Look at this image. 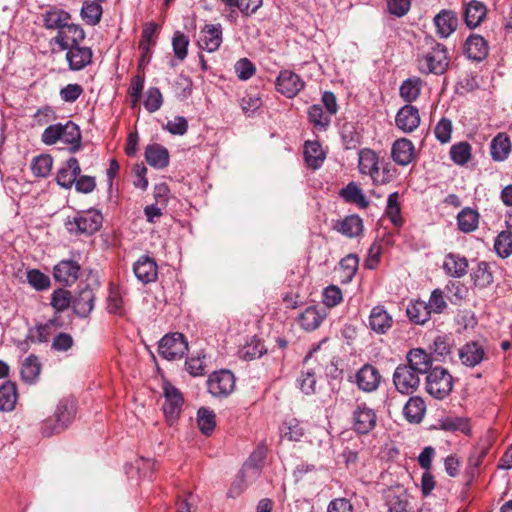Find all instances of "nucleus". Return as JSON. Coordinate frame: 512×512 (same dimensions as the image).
<instances>
[{"instance_id": "nucleus-1", "label": "nucleus", "mask_w": 512, "mask_h": 512, "mask_svg": "<svg viewBox=\"0 0 512 512\" xmlns=\"http://www.w3.org/2000/svg\"><path fill=\"white\" fill-rule=\"evenodd\" d=\"M45 145H54L58 142L70 145L69 151L74 153L81 147V132L72 121L49 125L41 135Z\"/></svg>"}, {"instance_id": "nucleus-2", "label": "nucleus", "mask_w": 512, "mask_h": 512, "mask_svg": "<svg viewBox=\"0 0 512 512\" xmlns=\"http://www.w3.org/2000/svg\"><path fill=\"white\" fill-rule=\"evenodd\" d=\"M75 412V405L72 400H60L53 417H49L43 421L41 427L42 434L49 437L61 433L72 423Z\"/></svg>"}, {"instance_id": "nucleus-3", "label": "nucleus", "mask_w": 512, "mask_h": 512, "mask_svg": "<svg viewBox=\"0 0 512 512\" xmlns=\"http://www.w3.org/2000/svg\"><path fill=\"white\" fill-rule=\"evenodd\" d=\"M449 66L447 48L435 43L431 49L418 58V69L423 74H443Z\"/></svg>"}, {"instance_id": "nucleus-4", "label": "nucleus", "mask_w": 512, "mask_h": 512, "mask_svg": "<svg viewBox=\"0 0 512 512\" xmlns=\"http://www.w3.org/2000/svg\"><path fill=\"white\" fill-rule=\"evenodd\" d=\"M453 377L443 367H434L426 376V391L435 399L442 400L452 391Z\"/></svg>"}, {"instance_id": "nucleus-5", "label": "nucleus", "mask_w": 512, "mask_h": 512, "mask_svg": "<svg viewBox=\"0 0 512 512\" xmlns=\"http://www.w3.org/2000/svg\"><path fill=\"white\" fill-rule=\"evenodd\" d=\"M102 222L101 212L89 209L78 213L73 220L66 223V227L70 233L92 235L101 228Z\"/></svg>"}, {"instance_id": "nucleus-6", "label": "nucleus", "mask_w": 512, "mask_h": 512, "mask_svg": "<svg viewBox=\"0 0 512 512\" xmlns=\"http://www.w3.org/2000/svg\"><path fill=\"white\" fill-rule=\"evenodd\" d=\"M188 351V342L182 333L166 334L158 343V352L166 360L181 359Z\"/></svg>"}, {"instance_id": "nucleus-7", "label": "nucleus", "mask_w": 512, "mask_h": 512, "mask_svg": "<svg viewBox=\"0 0 512 512\" xmlns=\"http://www.w3.org/2000/svg\"><path fill=\"white\" fill-rule=\"evenodd\" d=\"M208 392L217 398L229 396L235 389V377L229 370L213 372L207 380Z\"/></svg>"}, {"instance_id": "nucleus-8", "label": "nucleus", "mask_w": 512, "mask_h": 512, "mask_svg": "<svg viewBox=\"0 0 512 512\" xmlns=\"http://www.w3.org/2000/svg\"><path fill=\"white\" fill-rule=\"evenodd\" d=\"M393 383L398 392L407 395L412 394L419 387L420 376L405 364H400L393 373Z\"/></svg>"}, {"instance_id": "nucleus-9", "label": "nucleus", "mask_w": 512, "mask_h": 512, "mask_svg": "<svg viewBox=\"0 0 512 512\" xmlns=\"http://www.w3.org/2000/svg\"><path fill=\"white\" fill-rule=\"evenodd\" d=\"M305 87V82L295 72L285 69L276 79V89L287 98H294Z\"/></svg>"}, {"instance_id": "nucleus-10", "label": "nucleus", "mask_w": 512, "mask_h": 512, "mask_svg": "<svg viewBox=\"0 0 512 512\" xmlns=\"http://www.w3.org/2000/svg\"><path fill=\"white\" fill-rule=\"evenodd\" d=\"M163 394L165 398L163 412L172 422L179 416L184 400L181 392L169 382L163 384Z\"/></svg>"}, {"instance_id": "nucleus-11", "label": "nucleus", "mask_w": 512, "mask_h": 512, "mask_svg": "<svg viewBox=\"0 0 512 512\" xmlns=\"http://www.w3.org/2000/svg\"><path fill=\"white\" fill-rule=\"evenodd\" d=\"M382 376L372 364H364L355 374L357 387L367 393L376 391L381 383Z\"/></svg>"}, {"instance_id": "nucleus-12", "label": "nucleus", "mask_w": 512, "mask_h": 512, "mask_svg": "<svg viewBox=\"0 0 512 512\" xmlns=\"http://www.w3.org/2000/svg\"><path fill=\"white\" fill-rule=\"evenodd\" d=\"M377 416L365 403L359 404L352 414L353 429L359 434H367L376 426Z\"/></svg>"}, {"instance_id": "nucleus-13", "label": "nucleus", "mask_w": 512, "mask_h": 512, "mask_svg": "<svg viewBox=\"0 0 512 512\" xmlns=\"http://www.w3.org/2000/svg\"><path fill=\"white\" fill-rule=\"evenodd\" d=\"M222 40V26L220 24H207L201 29L197 44L201 50L212 53L219 49Z\"/></svg>"}, {"instance_id": "nucleus-14", "label": "nucleus", "mask_w": 512, "mask_h": 512, "mask_svg": "<svg viewBox=\"0 0 512 512\" xmlns=\"http://www.w3.org/2000/svg\"><path fill=\"white\" fill-rule=\"evenodd\" d=\"M395 123L404 133H411L420 125L419 110L412 105H404L396 114Z\"/></svg>"}, {"instance_id": "nucleus-15", "label": "nucleus", "mask_w": 512, "mask_h": 512, "mask_svg": "<svg viewBox=\"0 0 512 512\" xmlns=\"http://www.w3.org/2000/svg\"><path fill=\"white\" fill-rule=\"evenodd\" d=\"M80 266L72 260H62L55 265L53 276L56 282L62 285L71 286L78 279Z\"/></svg>"}, {"instance_id": "nucleus-16", "label": "nucleus", "mask_w": 512, "mask_h": 512, "mask_svg": "<svg viewBox=\"0 0 512 512\" xmlns=\"http://www.w3.org/2000/svg\"><path fill=\"white\" fill-rule=\"evenodd\" d=\"M84 37L85 34L81 27L68 22L60 31H58V34L55 37V42L62 50H65L66 48L79 45Z\"/></svg>"}, {"instance_id": "nucleus-17", "label": "nucleus", "mask_w": 512, "mask_h": 512, "mask_svg": "<svg viewBox=\"0 0 512 512\" xmlns=\"http://www.w3.org/2000/svg\"><path fill=\"white\" fill-rule=\"evenodd\" d=\"M66 60L68 61L69 68L73 71L84 69L92 61V50L88 47L80 45L66 48Z\"/></svg>"}, {"instance_id": "nucleus-18", "label": "nucleus", "mask_w": 512, "mask_h": 512, "mask_svg": "<svg viewBox=\"0 0 512 512\" xmlns=\"http://www.w3.org/2000/svg\"><path fill=\"white\" fill-rule=\"evenodd\" d=\"M485 358L484 347L476 341L467 342L459 349V359L467 367H475Z\"/></svg>"}, {"instance_id": "nucleus-19", "label": "nucleus", "mask_w": 512, "mask_h": 512, "mask_svg": "<svg viewBox=\"0 0 512 512\" xmlns=\"http://www.w3.org/2000/svg\"><path fill=\"white\" fill-rule=\"evenodd\" d=\"M407 364L410 370L418 373V375L428 374L431 371L432 360L429 354L422 349H412L408 352Z\"/></svg>"}, {"instance_id": "nucleus-20", "label": "nucleus", "mask_w": 512, "mask_h": 512, "mask_svg": "<svg viewBox=\"0 0 512 512\" xmlns=\"http://www.w3.org/2000/svg\"><path fill=\"white\" fill-rule=\"evenodd\" d=\"M464 51L469 59L479 62L487 57L489 46L481 35L472 34L465 42Z\"/></svg>"}, {"instance_id": "nucleus-21", "label": "nucleus", "mask_w": 512, "mask_h": 512, "mask_svg": "<svg viewBox=\"0 0 512 512\" xmlns=\"http://www.w3.org/2000/svg\"><path fill=\"white\" fill-rule=\"evenodd\" d=\"M434 24L436 26L437 34L441 38H447L457 29V14L452 10H441L434 17Z\"/></svg>"}, {"instance_id": "nucleus-22", "label": "nucleus", "mask_w": 512, "mask_h": 512, "mask_svg": "<svg viewBox=\"0 0 512 512\" xmlns=\"http://www.w3.org/2000/svg\"><path fill=\"white\" fill-rule=\"evenodd\" d=\"M391 155L397 164L406 166L410 164L415 157V147L409 139L401 138L394 142Z\"/></svg>"}, {"instance_id": "nucleus-23", "label": "nucleus", "mask_w": 512, "mask_h": 512, "mask_svg": "<svg viewBox=\"0 0 512 512\" xmlns=\"http://www.w3.org/2000/svg\"><path fill=\"white\" fill-rule=\"evenodd\" d=\"M81 168L75 157L69 158L57 173V183L64 188H70L75 184Z\"/></svg>"}, {"instance_id": "nucleus-24", "label": "nucleus", "mask_w": 512, "mask_h": 512, "mask_svg": "<svg viewBox=\"0 0 512 512\" xmlns=\"http://www.w3.org/2000/svg\"><path fill=\"white\" fill-rule=\"evenodd\" d=\"M369 327L377 334H385L392 327V317L383 306L374 307L369 315Z\"/></svg>"}, {"instance_id": "nucleus-25", "label": "nucleus", "mask_w": 512, "mask_h": 512, "mask_svg": "<svg viewBox=\"0 0 512 512\" xmlns=\"http://www.w3.org/2000/svg\"><path fill=\"white\" fill-rule=\"evenodd\" d=\"M487 14L486 6L477 0L468 2L465 6L464 19L465 23L469 28L478 27Z\"/></svg>"}, {"instance_id": "nucleus-26", "label": "nucleus", "mask_w": 512, "mask_h": 512, "mask_svg": "<svg viewBox=\"0 0 512 512\" xmlns=\"http://www.w3.org/2000/svg\"><path fill=\"white\" fill-rule=\"evenodd\" d=\"M339 195L345 202L355 204L359 208L365 209L369 206V200L360 186L355 182H350L342 188Z\"/></svg>"}, {"instance_id": "nucleus-27", "label": "nucleus", "mask_w": 512, "mask_h": 512, "mask_svg": "<svg viewBox=\"0 0 512 512\" xmlns=\"http://www.w3.org/2000/svg\"><path fill=\"white\" fill-rule=\"evenodd\" d=\"M358 167L361 174L369 175L373 179L379 169L377 154L368 148L361 149L358 153Z\"/></svg>"}, {"instance_id": "nucleus-28", "label": "nucleus", "mask_w": 512, "mask_h": 512, "mask_svg": "<svg viewBox=\"0 0 512 512\" xmlns=\"http://www.w3.org/2000/svg\"><path fill=\"white\" fill-rule=\"evenodd\" d=\"M134 273L143 284H148L157 277V265L153 259L143 256L134 264Z\"/></svg>"}, {"instance_id": "nucleus-29", "label": "nucleus", "mask_w": 512, "mask_h": 512, "mask_svg": "<svg viewBox=\"0 0 512 512\" xmlns=\"http://www.w3.org/2000/svg\"><path fill=\"white\" fill-rule=\"evenodd\" d=\"M334 229L346 237L359 236L363 231V221L358 215H349L334 225Z\"/></svg>"}, {"instance_id": "nucleus-30", "label": "nucleus", "mask_w": 512, "mask_h": 512, "mask_svg": "<svg viewBox=\"0 0 512 512\" xmlns=\"http://www.w3.org/2000/svg\"><path fill=\"white\" fill-rule=\"evenodd\" d=\"M145 159L150 166L162 169L169 164V153L165 147L159 144H153L147 146Z\"/></svg>"}, {"instance_id": "nucleus-31", "label": "nucleus", "mask_w": 512, "mask_h": 512, "mask_svg": "<svg viewBox=\"0 0 512 512\" xmlns=\"http://www.w3.org/2000/svg\"><path fill=\"white\" fill-rule=\"evenodd\" d=\"M386 506L388 512H415L405 491L400 493L389 491L386 495Z\"/></svg>"}, {"instance_id": "nucleus-32", "label": "nucleus", "mask_w": 512, "mask_h": 512, "mask_svg": "<svg viewBox=\"0 0 512 512\" xmlns=\"http://www.w3.org/2000/svg\"><path fill=\"white\" fill-rule=\"evenodd\" d=\"M358 258L354 254L344 257L339 266L335 269V276L338 277L342 284L348 283L355 275L358 268Z\"/></svg>"}, {"instance_id": "nucleus-33", "label": "nucleus", "mask_w": 512, "mask_h": 512, "mask_svg": "<svg viewBox=\"0 0 512 512\" xmlns=\"http://www.w3.org/2000/svg\"><path fill=\"white\" fill-rule=\"evenodd\" d=\"M423 88V81L419 77H410L402 82L399 88L400 97L407 103L414 102Z\"/></svg>"}, {"instance_id": "nucleus-34", "label": "nucleus", "mask_w": 512, "mask_h": 512, "mask_svg": "<svg viewBox=\"0 0 512 512\" xmlns=\"http://www.w3.org/2000/svg\"><path fill=\"white\" fill-rule=\"evenodd\" d=\"M425 411V402L420 397H411L403 408V414L410 423L421 422Z\"/></svg>"}, {"instance_id": "nucleus-35", "label": "nucleus", "mask_w": 512, "mask_h": 512, "mask_svg": "<svg viewBox=\"0 0 512 512\" xmlns=\"http://www.w3.org/2000/svg\"><path fill=\"white\" fill-rule=\"evenodd\" d=\"M468 262L465 257L456 254H448L443 262V269L452 277H461L467 272Z\"/></svg>"}, {"instance_id": "nucleus-36", "label": "nucleus", "mask_w": 512, "mask_h": 512, "mask_svg": "<svg viewBox=\"0 0 512 512\" xmlns=\"http://www.w3.org/2000/svg\"><path fill=\"white\" fill-rule=\"evenodd\" d=\"M41 372V364L38 357L31 354L22 362L21 365V378L28 384H33L37 381Z\"/></svg>"}, {"instance_id": "nucleus-37", "label": "nucleus", "mask_w": 512, "mask_h": 512, "mask_svg": "<svg viewBox=\"0 0 512 512\" xmlns=\"http://www.w3.org/2000/svg\"><path fill=\"white\" fill-rule=\"evenodd\" d=\"M326 317L324 312H320L315 306H309L299 316V324L306 331L317 329Z\"/></svg>"}, {"instance_id": "nucleus-38", "label": "nucleus", "mask_w": 512, "mask_h": 512, "mask_svg": "<svg viewBox=\"0 0 512 512\" xmlns=\"http://www.w3.org/2000/svg\"><path fill=\"white\" fill-rule=\"evenodd\" d=\"M304 157L309 167L317 169L322 165L325 159V153L317 141H306Z\"/></svg>"}, {"instance_id": "nucleus-39", "label": "nucleus", "mask_w": 512, "mask_h": 512, "mask_svg": "<svg viewBox=\"0 0 512 512\" xmlns=\"http://www.w3.org/2000/svg\"><path fill=\"white\" fill-rule=\"evenodd\" d=\"M17 402L16 384L7 381L0 387V411L11 412L15 409Z\"/></svg>"}, {"instance_id": "nucleus-40", "label": "nucleus", "mask_w": 512, "mask_h": 512, "mask_svg": "<svg viewBox=\"0 0 512 512\" xmlns=\"http://www.w3.org/2000/svg\"><path fill=\"white\" fill-rule=\"evenodd\" d=\"M385 215L389 218L395 227H401L403 225L400 195L398 192H393L388 196L385 207Z\"/></svg>"}, {"instance_id": "nucleus-41", "label": "nucleus", "mask_w": 512, "mask_h": 512, "mask_svg": "<svg viewBox=\"0 0 512 512\" xmlns=\"http://www.w3.org/2000/svg\"><path fill=\"white\" fill-rule=\"evenodd\" d=\"M439 428L444 431L461 432L466 435L470 434L469 420L465 417L447 416L438 422Z\"/></svg>"}, {"instance_id": "nucleus-42", "label": "nucleus", "mask_w": 512, "mask_h": 512, "mask_svg": "<svg viewBox=\"0 0 512 512\" xmlns=\"http://www.w3.org/2000/svg\"><path fill=\"white\" fill-rule=\"evenodd\" d=\"M407 315L412 322L423 325L430 319L431 313L425 301L416 300L407 307Z\"/></svg>"}, {"instance_id": "nucleus-43", "label": "nucleus", "mask_w": 512, "mask_h": 512, "mask_svg": "<svg viewBox=\"0 0 512 512\" xmlns=\"http://www.w3.org/2000/svg\"><path fill=\"white\" fill-rule=\"evenodd\" d=\"M511 151L509 138L505 134H498L491 142V156L495 161L505 160Z\"/></svg>"}, {"instance_id": "nucleus-44", "label": "nucleus", "mask_w": 512, "mask_h": 512, "mask_svg": "<svg viewBox=\"0 0 512 512\" xmlns=\"http://www.w3.org/2000/svg\"><path fill=\"white\" fill-rule=\"evenodd\" d=\"M266 351L267 350L261 340L256 337H252L247 340L245 345L240 349L239 354L244 360L251 361L260 358L266 353Z\"/></svg>"}, {"instance_id": "nucleus-45", "label": "nucleus", "mask_w": 512, "mask_h": 512, "mask_svg": "<svg viewBox=\"0 0 512 512\" xmlns=\"http://www.w3.org/2000/svg\"><path fill=\"white\" fill-rule=\"evenodd\" d=\"M57 319H50L44 324L37 325L34 329L29 331L28 339L34 343H45L49 340L51 329L53 327H60Z\"/></svg>"}, {"instance_id": "nucleus-46", "label": "nucleus", "mask_w": 512, "mask_h": 512, "mask_svg": "<svg viewBox=\"0 0 512 512\" xmlns=\"http://www.w3.org/2000/svg\"><path fill=\"white\" fill-rule=\"evenodd\" d=\"M478 223L479 214L471 208L463 209L457 216L458 228L464 233L474 231L478 227Z\"/></svg>"}, {"instance_id": "nucleus-47", "label": "nucleus", "mask_w": 512, "mask_h": 512, "mask_svg": "<svg viewBox=\"0 0 512 512\" xmlns=\"http://www.w3.org/2000/svg\"><path fill=\"white\" fill-rule=\"evenodd\" d=\"M93 300L92 290H80L79 296L72 301L75 313L81 317L87 316L93 309Z\"/></svg>"}, {"instance_id": "nucleus-48", "label": "nucleus", "mask_w": 512, "mask_h": 512, "mask_svg": "<svg viewBox=\"0 0 512 512\" xmlns=\"http://www.w3.org/2000/svg\"><path fill=\"white\" fill-rule=\"evenodd\" d=\"M247 469L248 466H243L239 473L236 475L227 492V496L229 498L238 497L246 490L249 484L253 482L249 480V472Z\"/></svg>"}, {"instance_id": "nucleus-49", "label": "nucleus", "mask_w": 512, "mask_h": 512, "mask_svg": "<svg viewBox=\"0 0 512 512\" xmlns=\"http://www.w3.org/2000/svg\"><path fill=\"white\" fill-rule=\"evenodd\" d=\"M309 121L318 130H326L331 122V115H329L322 106L315 104L308 109Z\"/></svg>"}, {"instance_id": "nucleus-50", "label": "nucleus", "mask_w": 512, "mask_h": 512, "mask_svg": "<svg viewBox=\"0 0 512 512\" xmlns=\"http://www.w3.org/2000/svg\"><path fill=\"white\" fill-rule=\"evenodd\" d=\"M70 20V15L63 10H51L44 16V24L47 29L60 31Z\"/></svg>"}, {"instance_id": "nucleus-51", "label": "nucleus", "mask_w": 512, "mask_h": 512, "mask_svg": "<svg viewBox=\"0 0 512 512\" xmlns=\"http://www.w3.org/2000/svg\"><path fill=\"white\" fill-rule=\"evenodd\" d=\"M265 459V450L260 448L254 451L243 466H248L249 480L255 481L260 476V470Z\"/></svg>"}, {"instance_id": "nucleus-52", "label": "nucleus", "mask_w": 512, "mask_h": 512, "mask_svg": "<svg viewBox=\"0 0 512 512\" xmlns=\"http://www.w3.org/2000/svg\"><path fill=\"white\" fill-rule=\"evenodd\" d=\"M229 8H237L244 16L254 14L263 4V0H222Z\"/></svg>"}, {"instance_id": "nucleus-53", "label": "nucleus", "mask_w": 512, "mask_h": 512, "mask_svg": "<svg viewBox=\"0 0 512 512\" xmlns=\"http://www.w3.org/2000/svg\"><path fill=\"white\" fill-rule=\"evenodd\" d=\"M474 285L478 288H485L493 283V275L490 266L486 262L477 265L472 274Z\"/></svg>"}, {"instance_id": "nucleus-54", "label": "nucleus", "mask_w": 512, "mask_h": 512, "mask_svg": "<svg viewBox=\"0 0 512 512\" xmlns=\"http://www.w3.org/2000/svg\"><path fill=\"white\" fill-rule=\"evenodd\" d=\"M197 424L203 434L210 435L216 426L214 412L205 407L200 408L197 412Z\"/></svg>"}, {"instance_id": "nucleus-55", "label": "nucleus", "mask_w": 512, "mask_h": 512, "mask_svg": "<svg viewBox=\"0 0 512 512\" xmlns=\"http://www.w3.org/2000/svg\"><path fill=\"white\" fill-rule=\"evenodd\" d=\"M102 7L100 4L91 1H85L81 9L83 20L89 25H96L100 22Z\"/></svg>"}, {"instance_id": "nucleus-56", "label": "nucleus", "mask_w": 512, "mask_h": 512, "mask_svg": "<svg viewBox=\"0 0 512 512\" xmlns=\"http://www.w3.org/2000/svg\"><path fill=\"white\" fill-rule=\"evenodd\" d=\"M53 159L50 155L42 154L35 157L31 163V170L37 177H47L51 171Z\"/></svg>"}, {"instance_id": "nucleus-57", "label": "nucleus", "mask_w": 512, "mask_h": 512, "mask_svg": "<svg viewBox=\"0 0 512 512\" xmlns=\"http://www.w3.org/2000/svg\"><path fill=\"white\" fill-rule=\"evenodd\" d=\"M450 157L457 165H465L471 159V146L467 142L454 144L450 149Z\"/></svg>"}, {"instance_id": "nucleus-58", "label": "nucleus", "mask_w": 512, "mask_h": 512, "mask_svg": "<svg viewBox=\"0 0 512 512\" xmlns=\"http://www.w3.org/2000/svg\"><path fill=\"white\" fill-rule=\"evenodd\" d=\"M304 435V429L295 419L284 423L281 427V436L288 441H300Z\"/></svg>"}, {"instance_id": "nucleus-59", "label": "nucleus", "mask_w": 512, "mask_h": 512, "mask_svg": "<svg viewBox=\"0 0 512 512\" xmlns=\"http://www.w3.org/2000/svg\"><path fill=\"white\" fill-rule=\"evenodd\" d=\"M494 248L497 254L503 258L512 254V232L502 231L496 238Z\"/></svg>"}, {"instance_id": "nucleus-60", "label": "nucleus", "mask_w": 512, "mask_h": 512, "mask_svg": "<svg viewBox=\"0 0 512 512\" xmlns=\"http://www.w3.org/2000/svg\"><path fill=\"white\" fill-rule=\"evenodd\" d=\"M157 25L153 22L147 23L142 30L141 40L139 42L140 50L152 49L156 44Z\"/></svg>"}, {"instance_id": "nucleus-61", "label": "nucleus", "mask_w": 512, "mask_h": 512, "mask_svg": "<svg viewBox=\"0 0 512 512\" xmlns=\"http://www.w3.org/2000/svg\"><path fill=\"white\" fill-rule=\"evenodd\" d=\"M453 341L451 337L447 335H437L431 345L433 352L439 356L445 358L450 355Z\"/></svg>"}, {"instance_id": "nucleus-62", "label": "nucleus", "mask_w": 512, "mask_h": 512, "mask_svg": "<svg viewBox=\"0 0 512 512\" xmlns=\"http://www.w3.org/2000/svg\"><path fill=\"white\" fill-rule=\"evenodd\" d=\"M107 310L111 314L123 315L125 312L121 290H109Z\"/></svg>"}, {"instance_id": "nucleus-63", "label": "nucleus", "mask_w": 512, "mask_h": 512, "mask_svg": "<svg viewBox=\"0 0 512 512\" xmlns=\"http://www.w3.org/2000/svg\"><path fill=\"white\" fill-rule=\"evenodd\" d=\"M163 103V98L160 90L156 87H150L145 95L144 107L150 113L156 112L160 109Z\"/></svg>"}, {"instance_id": "nucleus-64", "label": "nucleus", "mask_w": 512, "mask_h": 512, "mask_svg": "<svg viewBox=\"0 0 512 512\" xmlns=\"http://www.w3.org/2000/svg\"><path fill=\"white\" fill-rule=\"evenodd\" d=\"M189 39L182 32L177 31L174 33L172 39L173 51L177 59L183 61L188 53Z\"/></svg>"}]
</instances>
